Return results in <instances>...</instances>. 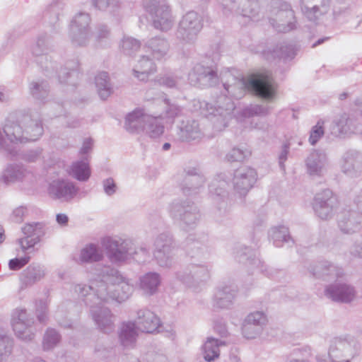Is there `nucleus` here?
I'll return each mask as SVG.
<instances>
[{"label":"nucleus","instance_id":"obj_1","mask_svg":"<svg viewBox=\"0 0 362 362\" xmlns=\"http://www.w3.org/2000/svg\"><path fill=\"white\" fill-rule=\"evenodd\" d=\"M221 79L227 95L230 98L241 99L247 91L267 100L275 95V83L269 72L243 77L228 70L221 75Z\"/></svg>","mask_w":362,"mask_h":362},{"label":"nucleus","instance_id":"obj_2","mask_svg":"<svg viewBox=\"0 0 362 362\" xmlns=\"http://www.w3.org/2000/svg\"><path fill=\"white\" fill-rule=\"evenodd\" d=\"M52 48V37L48 34L42 33L36 37L35 42L30 46V51L35 57L36 63L48 77H56L60 83H66L72 75L77 74L78 62L75 59L69 61L66 63L65 67L61 68L58 71L57 64L52 62L51 57L48 54Z\"/></svg>","mask_w":362,"mask_h":362},{"label":"nucleus","instance_id":"obj_3","mask_svg":"<svg viewBox=\"0 0 362 362\" xmlns=\"http://www.w3.org/2000/svg\"><path fill=\"white\" fill-rule=\"evenodd\" d=\"M43 132L40 115L37 112L23 115L20 123L8 122L5 129L8 139L15 144L36 141Z\"/></svg>","mask_w":362,"mask_h":362},{"label":"nucleus","instance_id":"obj_4","mask_svg":"<svg viewBox=\"0 0 362 362\" xmlns=\"http://www.w3.org/2000/svg\"><path fill=\"white\" fill-rule=\"evenodd\" d=\"M143 8L148 13L152 26L158 30L167 33L175 23L170 6L159 0H141Z\"/></svg>","mask_w":362,"mask_h":362},{"label":"nucleus","instance_id":"obj_5","mask_svg":"<svg viewBox=\"0 0 362 362\" xmlns=\"http://www.w3.org/2000/svg\"><path fill=\"white\" fill-rule=\"evenodd\" d=\"M268 18L272 28L279 33H287L296 28L294 11L289 4L282 0L271 1Z\"/></svg>","mask_w":362,"mask_h":362},{"label":"nucleus","instance_id":"obj_6","mask_svg":"<svg viewBox=\"0 0 362 362\" xmlns=\"http://www.w3.org/2000/svg\"><path fill=\"white\" fill-rule=\"evenodd\" d=\"M203 28V18L197 12L185 13L178 23L175 32L176 39L182 45H193Z\"/></svg>","mask_w":362,"mask_h":362},{"label":"nucleus","instance_id":"obj_7","mask_svg":"<svg viewBox=\"0 0 362 362\" xmlns=\"http://www.w3.org/2000/svg\"><path fill=\"white\" fill-rule=\"evenodd\" d=\"M37 175L30 168L21 163H8L2 170L0 181L6 185L20 184L29 187L37 182Z\"/></svg>","mask_w":362,"mask_h":362},{"label":"nucleus","instance_id":"obj_8","mask_svg":"<svg viewBox=\"0 0 362 362\" xmlns=\"http://www.w3.org/2000/svg\"><path fill=\"white\" fill-rule=\"evenodd\" d=\"M188 80L193 86L209 88L218 83L219 76L216 67L203 60L194 64L188 74Z\"/></svg>","mask_w":362,"mask_h":362},{"label":"nucleus","instance_id":"obj_9","mask_svg":"<svg viewBox=\"0 0 362 362\" xmlns=\"http://www.w3.org/2000/svg\"><path fill=\"white\" fill-rule=\"evenodd\" d=\"M209 104H206L208 107ZM235 104L230 98L221 96L218 98L214 106L211 105L209 110L214 127L216 131H221L227 127L229 120L233 118Z\"/></svg>","mask_w":362,"mask_h":362},{"label":"nucleus","instance_id":"obj_10","mask_svg":"<svg viewBox=\"0 0 362 362\" xmlns=\"http://www.w3.org/2000/svg\"><path fill=\"white\" fill-rule=\"evenodd\" d=\"M228 180H230V177L225 173H220L214 177L209 185L210 197L220 211H226L230 206Z\"/></svg>","mask_w":362,"mask_h":362},{"label":"nucleus","instance_id":"obj_11","mask_svg":"<svg viewBox=\"0 0 362 362\" xmlns=\"http://www.w3.org/2000/svg\"><path fill=\"white\" fill-rule=\"evenodd\" d=\"M169 213L173 219L186 225L196 224L201 217L197 206L189 200H174L170 205Z\"/></svg>","mask_w":362,"mask_h":362},{"label":"nucleus","instance_id":"obj_12","mask_svg":"<svg viewBox=\"0 0 362 362\" xmlns=\"http://www.w3.org/2000/svg\"><path fill=\"white\" fill-rule=\"evenodd\" d=\"M312 205L317 217L322 220H328L334 216L338 201L332 190L325 189L315 195Z\"/></svg>","mask_w":362,"mask_h":362},{"label":"nucleus","instance_id":"obj_13","mask_svg":"<svg viewBox=\"0 0 362 362\" xmlns=\"http://www.w3.org/2000/svg\"><path fill=\"white\" fill-rule=\"evenodd\" d=\"M256 181V171L247 166H242L236 169L232 178L234 191L240 197H245Z\"/></svg>","mask_w":362,"mask_h":362},{"label":"nucleus","instance_id":"obj_14","mask_svg":"<svg viewBox=\"0 0 362 362\" xmlns=\"http://www.w3.org/2000/svg\"><path fill=\"white\" fill-rule=\"evenodd\" d=\"M78 188L76 185L65 179L54 180L49 185V194L54 199L68 202L78 194Z\"/></svg>","mask_w":362,"mask_h":362},{"label":"nucleus","instance_id":"obj_15","mask_svg":"<svg viewBox=\"0 0 362 362\" xmlns=\"http://www.w3.org/2000/svg\"><path fill=\"white\" fill-rule=\"evenodd\" d=\"M301 12L310 21L316 22L330 9V0H300Z\"/></svg>","mask_w":362,"mask_h":362},{"label":"nucleus","instance_id":"obj_16","mask_svg":"<svg viewBox=\"0 0 362 362\" xmlns=\"http://www.w3.org/2000/svg\"><path fill=\"white\" fill-rule=\"evenodd\" d=\"M176 135L180 141H200L204 134L196 120L187 119L181 121L176 127Z\"/></svg>","mask_w":362,"mask_h":362},{"label":"nucleus","instance_id":"obj_17","mask_svg":"<svg viewBox=\"0 0 362 362\" xmlns=\"http://www.w3.org/2000/svg\"><path fill=\"white\" fill-rule=\"evenodd\" d=\"M144 49L154 60L161 62L169 57L170 45L166 37L158 35L147 40Z\"/></svg>","mask_w":362,"mask_h":362},{"label":"nucleus","instance_id":"obj_18","mask_svg":"<svg viewBox=\"0 0 362 362\" xmlns=\"http://www.w3.org/2000/svg\"><path fill=\"white\" fill-rule=\"evenodd\" d=\"M361 131L358 120L354 117H349L346 113L336 117L332 122V133L338 137L349 136Z\"/></svg>","mask_w":362,"mask_h":362},{"label":"nucleus","instance_id":"obj_19","mask_svg":"<svg viewBox=\"0 0 362 362\" xmlns=\"http://www.w3.org/2000/svg\"><path fill=\"white\" fill-rule=\"evenodd\" d=\"M340 166L348 176H358L362 173V154L356 150L347 151L342 156Z\"/></svg>","mask_w":362,"mask_h":362},{"label":"nucleus","instance_id":"obj_20","mask_svg":"<svg viewBox=\"0 0 362 362\" xmlns=\"http://www.w3.org/2000/svg\"><path fill=\"white\" fill-rule=\"evenodd\" d=\"M185 177L182 183V190L185 195L198 193L199 188L205 183L204 177L195 168H189L185 170Z\"/></svg>","mask_w":362,"mask_h":362},{"label":"nucleus","instance_id":"obj_21","mask_svg":"<svg viewBox=\"0 0 362 362\" xmlns=\"http://www.w3.org/2000/svg\"><path fill=\"white\" fill-rule=\"evenodd\" d=\"M230 4H226L224 6L243 17L248 18L250 21L257 22L261 19L259 6L257 2L250 0H240L238 1V6H236L235 1H231Z\"/></svg>","mask_w":362,"mask_h":362},{"label":"nucleus","instance_id":"obj_22","mask_svg":"<svg viewBox=\"0 0 362 362\" xmlns=\"http://www.w3.org/2000/svg\"><path fill=\"white\" fill-rule=\"evenodd\" d=\"M328 160L323 151L315 150L306 159L307 172L313 176H322L327 170Z\"/></svg>","mask_w":362,"mask_h":362},{"label":"nucleus","instance_id":"obj_23","mask_svg":"<svg viewBox=\"0 0 362 362\" xmlns=\"http://www.w3.org/2000/svg\"><path fill=\"white\" fill-rule=\"evenodd\" d=\"M157 67L154 59L150 56L142 55L137 60L133 69V75L141 81L148 80L149 76L156 71Z\"/></svg>","mask_w":362,"mask_h":362},{"label":"nucleus","instance_id":"obj_24","mask_svg":"<svg viewBox=\"0 0 362 362\" xmlns=\"http://www.w3.org/2000/svg\"><path fill=\"white\" fill-rule=\"evenodd\" d=\"M153 100L156 105L163 106V111L158 115H161V118L167 122H173L175 118L180 117L182 115V107L175 103L171 102L169 99L158 98Z\"/></svg>","mask_w":362,"mask_h":362},{"label":"nucleus","instance_id":"obj_25","mask_svg":"<svg viewBox=\"0 0 362 362\" xmlns=\"http://www.w3.org/2000/svg\"><path fill=\"white\" fill-rule=\"evenodd\" d=\"M145 113L141 109H136L129 113L125 118V129L131 133H138L144 132L146 122Z\"/></svg>","mask_w":362,"mask_h":362},{"label":"nucleus","instance_id":"obj_26","mask_svg":"<svg viewBox=\"0 0 362 362\" xmlns=\"http://www.w3.org/2000/svg\"><path fill=\"white\" fill-rule=\"evenodd\" d=\"M161 115L156 113V115L148 114L146 116V122L144 132L151 138L156 139L160 136L165 129L163 124L161 122Z\"/></svg>","mask_w":362,"mask_h":362},{"label":"nucleus","instance_id":"obj_27","mask_svg":"<svg viewBox=\"0 0 362 362\" xmlns=\"http://www.w3.org/2000/svg\"><path fill=\"white\" fill-rule=\"evenodd\" d=\"M90 168L87 157L75 161L71 166L70 175L80 182H86L90 177Z\"/></svg>","mask_w":362,"mask_h":362},{"label":"nucleus","instance_id":"obj_28","mask_svg":"<svg viewBox=\"0 0 362 362\" xmlns=\"http://www.w3.org/2000/svg\"><path fill=\"white\" fill-rule=\"evenodd\" d=\"M356 205V211H346L343 214L341 222L347 226L358 225L362 223V217L359 214H362V190L355 199Z\"/></svg>","mask_w":362,"mask_h":362},{"label":"nucleus","instance_id":"obj_29","mask_svg":"<svg viewBox=\"0 0 362 362\" xmlns=\"http://www.w3.org/2000/svg\"><path fill=\"white\" fill-rule=\"evenodd\" d=\"M64 4L58 0H53L46 8L43 17L50 25H54L64 15Z\"/></svg>","mask_w":362,"mask_h":362},{"label":"nucleus","instance_id":"obj_30","mask_svg":"<svg viewBox=\"0 0 362 362\" xmlns=\"http://www.w3.org/2000/svg\"><path fill=\"white\" fill-rule=\"evenodd\" d=\"M29 90L35 100L44 103L49 95V86L45 80L33 81L29 83Z\"/></svg>","mask_w":362,"mask_h":362},{"label":"nucleus","instance_id":"obj_31","mask_svg":"<svg viewBox=\"0 0 362 362\" xmlns=\"http://www.w3.org/2000/svg\"><path fill=\"white\" fill-rule=\"evenodd\" d=\"M95 83L100 98L107 99L112 92L108 74L105 71L98 74L95 78Z\"/></svg>","mask_w":362,"mask_h":362},{"label":"nucleus","instance_id":"obj_32","mask_svg":"<svg viewBox=\"0 0 362 362\" xmlns=\"http://www.w3.org/2000/svg\"><path fill=\"white\" fill-rule=\"evenodd\" d=\"M91 32L89 30L69 29V37L75 47H85L90 40Z\"/></svg>","mask_w":362,"mask_h":362},{"label":"nucleus","instance_id":"obj_33","mask_svg":"<svg viewBox=\"0 0 362 362\" xmlns=\"http://www.w3.org/2000/svg\"><path fill=\"white\" fill-rule=\"evenodd\" d=\"M327 293L335 301L349 302L354 298L352 289L345 285L335 288H329Z\"/></svg>","mask_w":362,"mask_h":362},{"label":"nucleus","instance_id":"obj_34","mask_svg":"<svg viewBox=\"0 0 362 362\" xmlns=\"http://www.w3.org/2000/svg\"><path fill=\"white\" fill-rule=\"evenodd\" d=\"M144 319L139 322L140 329L146 333H153L159 327L160 320L153 313L147 311L144 315Z\"/></svg>","mask_w":362,"mask_h":362},{"label":"nucleus","instance_id":"obj_35","mask_svg":"<svg viewBox=\"0 0 362 362\" xmlns=\"http://www.w3.org/2000/svg\"><path fill=\"white\" fill-rule=\"evenodd\" d=\"M38 241L35 228H22V237L19 243L23 250L33 247Z\"/></svg>","mask_w":362,"mask_h":362},{"label":"nucleus","instance_id":"obj_36","mask_svg":"<svg viewBox=\"0 0 362 362\" xmlns=\"http://www.w3.org/2000/svg\"><path fill=\"white\" fill-rule=\"evenodd\" d=\"M122 52L129 56L134 55L141 47L139 40L129 36H124L119 45Z\"/></svg>","mask_w":362,"mask_h":362},{"label":"nucleus","instance_id":"obj_37","mask_svg":"<svg viewBox=\"0 0 362 362\" xmlns=\"http://www.w3.org/2000/svg\"><path fill=\"white\" fill-rule=\"evenodd\" d=\"M270 109L267 105H250L243 109L241 114L245 117H264L269 113Z\"/></svg>","mask_w":362,"mask_h":362},{"label":"nucleus","instance_id":"obj_38","mask_svg":"<svg viewBox=\"0 0 362 362\" xmlns=\"http://www.w3.org/2000/svg\"><path fill=\"white\" fill-rule=\"evenodd\" d=\"M91 18L89 13L85 12H79L73 18L69 29L89 30H90V24Z\"/></svg>","mask_w":362,"mask_h":362},{"label":"nucleus","instance_id":"obj_39","mask_svg":"<svg viewBox=\"0 0 362 362\" xmlns=\"http://www.w3.org/2000/svg\"><path fill=\"white\" fill-rule=\"evenodd\" d=\"M272 52L274 57L291 59L296 54V49L293 45L283 42L277 45Z\"/></svg>","mask_w":362,"mask_h":362},{"label":"nucleus","instance_id":"obj_40","mask_svg":"<svg viewBox=\"0 0 362 362\" xmlns=\"http://www.w3.org/2000/svg\"><path fill=\"white\" fill-rule=\"evenodd\" d=\"M181 78L173 73H167L157 76L156 81L160 86L167 88H176Z\"/></svg>","mask_w":362,"mask_h":362},{"label":"nucleus","instance_id":"obj_41","mask_svg":"<svg viewBox=\"0 0 362 362\" xmlns=\"http://www.w3.org/2000/svg\"><path fill=\"white\" fill-rule=\"evenodd\" d=\"M204 358L207 361H211L218 356V340L209 339L205 343Z\"/></svg>","mask_w":362,"mask_h":362},{"label":"nucleus","instance_id":"obj_42","mask_svg":"<svg viewBox=\"0 0 362 362\" xmlns=\"http://www.w3.org/2000/svg\"><path fill=\"white\" fill-rule=\"evenodd\" d=\"M101 258L96 248L90 245L82 250L81 254V259L82 262H96Z\"/></svg>","mask_w":362,"mask_h":362},{"label":"nucleus","instance_id":"obj_43","mask_svg":"<svg viewBox=\"0 0 362 362\" xmlns=\"http://www.w3.org/2000/svg\"><path fill=\"white\" fill-rule=\"evenodd\" d=\"M323 125L324 122L322 120H319L317 124L312 127L309 136V142L311 145H315L323 136L325 134Z\"/></svg>","mask_w":362,"mask_h":362},{"label":"nucleus","instance_id":"obj_44","mask_svg":"<svg viewBox=\"0 0 362 362\" xmlns=\"http://www.w3.org/2000/svg\"><path fill=\"white\" fill-rule=\"evenodd\" d=\"M143 287L148 290V293H152L159 284L158 276L156 274H148L144 276L142 281Z\"/></svg>","mask_w":362,"mask_h":362},{"label":"nucleus","instance_id":"obj_45","mask_svg":"<svg viewBox=\"0 0 362 362\" xmlns=\"http://www.w3.org/2000/svg\"><path fill=\"white\" fill-rule=\"evenodd\" d=\"M28 211L29 209L26 206H19L15 208L10 215L11 221L16 224H21L28 215Z\"/></svg>","mask_w":362,"mask_h":362},{"label":"nucleus","instance_id":"obj_46","mask_svg":"<svg viewBox=\"0 0 362 362\" xmlns=\"http://www.w3.org/2000/svg\"><path fill=\"white\" fill-rule=\"evenodd\" d=\"M95 37L96 41L99 44L102 45L103 42H105V45H106L107 40L110 37V31L107 25L105 24H99L96 27Z\"/></svg>","mask_w":362,"mask_h":362},{"label":"nucleus","instance_id":"obj_47","mask_svg":"<svg viewBox=\"0 0 362 362\" xmlns=\"http://www.w3.org/2000/svg\"><path fill=\"white\" fill-rule=\"evenodd\" d=\"M5 129L6 124L3 129L0 127V151L6 152L12 156H14L16 155V151L11 148V144H16L11 143L10 140L8 139L5 132Z\"/></svg>","mask_w":362,"mask_h":362},{"label":"nucleus","instance_id":"obj_48","mask_svg":"<svg viewBox=\"0 0 362 362\" xmlns=\"http://www.w3.org/2000/svg\"><path fill=\"white\" fill-rule=\"evenodd\" d=\"M250 155V151L247 149L240 148H233L226 155V158L230 162L243 161L247 156Z\"/></svg>","mask_w":362,"mask_h":362},{"label":"nucleus","instance_id":"obj_49","mask_svg":"<svg viewBox=\"0 0 362 362\" xmlns=\"http://www.w3.org/2000/svg\"><path fill=\"white\" fill-rule=\"evenodd\" d=\"M102 187L104 193L108 197H112L118 190V186L112 177L104 179L102 181Z\"/></svg>","mask_w":362,"mask_h":362},{"label":"nucleus","instance_id":"obj_50","mask_svg":"<svg viewBox=\"0 0 362 362\" xmlns=\"http://www.w3.org/2000/svg\"><path fill=\"white\" fill-rule=\"evenodd\" d=\"M92 6L98 11H106L110 7L117 6V0H90Z\"/></svg>","mask_w":362,"mask_h":362},{"label":"nucleus","instance_id":"obj_51","mask_svg":"<svg viewBox=\"0 0 362 362\" xmlns=\"http://www.w3.org/2000/svg\"><path fill=\"white\" fill-rule=\"evenodd\" d=\"M42 149L37 147L25 152L22 158L28 163H34L42 158Z\"/></svg>","mask_w":362,"mask_h":362},{"label":"nucleus","instance_id":"obj_52","mask_svg":"<svg viewBox=\"0 0 362 362\" xmlns=\"http://www.w3.org/2000/svg\"><path fill=\"white\" fill-rule=\"evenodd\" d=\"M136 334L134 325L133 323H127L124 325L120 334L122 340L134 338Z\"/></svg>","mask_w":362,"mask_h":362},{"label":"nucleus","instance_id":"obj_53","mask_svg":"<svg viewBox=\"0 0 362 362\" xmlns=\"http://www.w3.org/2000/svg\"><path fill=\"white\" fill-rule=\"evenodd\" d=\"M289 149H290V144H284L282 146L281 152L279 155V164L280 166V168L282 170H285V164L284 163L288 158V156L289 153Z\"/></svg>","mask_w":362,"mask_h":362},{"label":"nucleus","instance_id":"obj_54","mask_svg":"<svg viewBox=\"0 0 362 362\" xmlns=\"http://www.w3.org/2000/svg\"><path fill=\"white\" fill-rule=\"evenodd\" d=\"M29 262V257H23L21 259H13L9 262V267L13 270H18L25 265Z\"/></svg>","mask_w":362,"mask_h":362},{"label":"nucleus","instance_id":"obj_55","mask_svg":"<svg viewBox=\"0 0 362 362\" xmlns=\"http://www.w3.org/2000/svg\"><path fill=\"white\" fill-rule=\"evenodd\" d=\"M93 147V140L90 138H86L83 140L82 146L80 148L79 154L83 157L89 153Z\"/></svg>","mask_w":362,"mask_h":362},{"label":"nucleus","instance_id":"obj_56","mask_svg":"<svg viewBox=\"0 0 362 362\" xmlns=\"http://www.w3.org/2000/svg\"><path fill=\"white\" fill-rule=\"evenodd\" d=\"M252 127L259 130L265 131L268 128V124L264 119H258L257 122H251Z\"/></svg>","mask_w":362,"mask_h":362},{"label":"nucleus","instance_id":"obj_57","mask_svg":"<svg viewBox=\"0 0 362 362\" xmlns=\"http://www.w3.org/2000/svg\"><path fill=\"white\" fill-rule=\"evenodd\" d=\"M124 258H125V254L120 251L115 252L110 257L111 260L114 261V262L121 261V260L124 259Z\"/></svg>","mask_w":362,"mask_h":362},{"label":"nucleus","instance_id":"obj_58","mask_svg":"<svg viewBox=\"0 0 362 362\" xmlns=\"http://www.w3.org/2000/svg\"><path fill=\"white\" fill-rule=\"evenodd\" d=\"M262 319H263V315L260 313H256L252 314L248 317V322H259Z\"/></svg>","mask_w":362,"mask_h":362},{"label":"nucleus","instance_id":"obj_59","mask_svg":"<svg viewBox=\"0 0 362 362\" xmlns=\"http://www.w3.org/2000/svg\"><path fill=\"white\" fill-rule=\"evenodd\" d=\"M56 219L59 224L64 225L67 223L69 218L64 214H59L57 215Z\"/></svg>","mask_w":362,"mask_h":362},{"label":"nucleus","instance_id":"obj_60","mask_svg":"<svg viewBox=\"0 0 362 362\" xmlns=\"http://www.w3.org/2000/svg\"><path fill=\"white\" fill-rule=\"evenodd\" d=\"M80 126V121L78 119H73L67 122V127L69 128H77Z\"/></svg>","mask_w":362,"mask_h":362},{"label":"nucleus","instance_id":"obj_61","mask_svg":"<svg viewBox=\"0 0 362 362\" xmlns=\"http://www.w3.org/2000/svg\"><path fill=\"white\" fill-rule=\"evenodd\" d=\"M329 39V37H322V38H320L319 40H317L313 45V47H317V45H320L321 44H322L324 42H325L326 40H327Z\"/></svg>","mask_w":362,"mask_h":362},{"label":"nucleus","instance_id":"obj_62","mask_svg":"<svg viewBox=\"0 0 362 362\" xmlns=\"http://www.w3.org/2000/svg\"><path fill=\"white\" fill-rule=\"evenodd\" d=\"M4 230L3 228H0V244L4 241Z\"/></svg>","mask_w":362,"mask_h":362},{"label":"nucleus","instance_id":"obj_63","mask_svg":"<svg viewBox=\"0 0 362 362\" xmlns=\"http://www.w3.org/2000/svg\"><path fill=\"white\" fill-rule=\"evenodd\" d=\"M170 148V144L169 143H165L163 146V149L164 151H168Z\"/></svg>","mask_w":362,"mask_h":362},{"label":"nucleus","instance_id":"obj_64","mask_svg":"<svg viewBox=\"0 0 362 362\" xmlns=\"http://www.w3.org/2000/svg\"><path fill=\"white\" fill-rule=\"evenodd\" d=\"M6 100V97L2 92L0 91V101L3 102Z\"/></svg>","mask_w":362,"mask_h":362}]
</instances>
